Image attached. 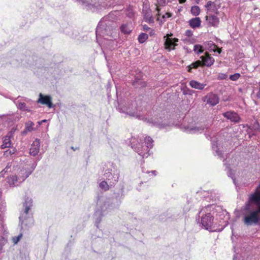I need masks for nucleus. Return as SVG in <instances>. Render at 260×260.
Wrapping results in <instances>:
<instances>
[{
  "mask_svg": "<svg viewBox=\"0 0 260 260\" xmlns=\"http://www.w3.org/2000/svg\"><path fill=\"white\" fill-rule=\"evenodd\" d=\"M113 14H109L104 17L98 24L96 30L97 42L100 44L104 43L102 40L113 42V39L117 37L115 31L116 25L114 21Z\"/></svg>",
  "mask_w": 260,
  "mask_h": 260,
  "instance_id": "nucleus-1",
  "label": "nucleus"
},
{
  "mask_svg": "<svg viewBox=\"0 0 260 260\" xmlns=\"http://www.w3.org/2000/svg\"><path fill=\"white\" fill-rule=\"evenodd\" d=\"M120 111L124 113L131 116L135 117L139 119L142 120L145 122L149 123L160 129H168L173 124L169 122L168 119L162 115L151 117L150 115H145L141 114L140 112L135 111L130 107L124 109H120Z\"/></svg>",
  "mask_w": 260,
  "mask_h": 260,
  "instance_id": "nucleus-2",
  "label": "nucleus"
},
{
  "mask_svg": "<svg viewBox=\"0 0 260 260\" xmlns=\"http://www.w3.org/2000/svg\"><path fill=\"white\" fill-rule=\"evenodd\" d=\"M249 202L255 204L256 208L246 209L243 221L247 226L256 225L260 221V183L255 192L249 196Z\"/></svg>",
  "mask_w": 260,
  "mask_h": 260,
  "instance_id": "nucleus-3",
  "label": "nucleus"
},
{
  "mask_svg": "<svg viewBox=\"0 0 260 260\" xmlns=\"http://www.w3.org/2000/svg\"><path fill=\"white\" fill-rule=\"evenodd\" d=\"M140 142L135 137H132L130 142L132 148L143 158L150 155L149 151L153 146V140L149 136L143 135L139 139Z\"/></svg>",
  "mask_w": 260,
  "mask_h": 260,
  "instance_id": "nucleus-4",
  "label": "nucleus"
},
{
  "mask_svg": "<svg viewBox=\"0 0 260 260\" xmlns=\"http://www.w3.org/2000/svg\"><path fill=\"white\" fill-rule=\"evenodd\" d=\"M215 206L214 205H209L203 208L200 214L203 213H206V212L210 211V212L206 213L205 215H203L201 218V223L203 226L207 230L210 232L217 231V229L214 223V218L213 214L214 212L212 213L211 210L213 211Z\"/></svg>",
  "mask_w": 260,
  "mask_h": 260,
  "instance_id": "nucleus-5",
  "label": "nucleus"
},
{
  "mask_svg": "<svg viewBox=\"0 0 260 260\" xmlns=\"http://www.w3.org/2000/svg\"><path fill=\"white\" fill-rule=\"evenodd\" d=\"M108 165L109 167L104 171L102 179L109 181L111 185L114 186L118 181L120 171L119 169L112 163H109Z\"/></svg>",
  "mask_w": 260,
  "mask_h": 260,
  "instance_id": "nucleus-6",
  "label": "nucleus"
},
{
  "mask_svg": "<svg viewBox=\"0 0 260 260\" xmlns=\"http://www.w3.org/2000/svg\"><path fill=\"white\" fill-rule=\"evenodd\" d=\"M32 206V199L28 197L25 196L24 198V202L23 203V207L24 210L23 213L20 216L19 220L21 225H27L26 220H28L29 222H32V219L31 218H27V216L29 210Z\"/></svg>",
  "mask_w": 260,
  "mask_h": 260,
  "instance_id": "nucleus-7",
  "label": "nucleus"
},
{
  "mask_svg": "<svg viewBox=\"0 0 260 260\" xmlns=\"http://www.w3.org/2000/svg\"><path fill=\"white\" fill-rule=\"evenodd\" d=\"M181 128L184 132L190 134L201 133L205 128V126L201 124L196 123H189L187 125H182Z\"/></svg>",
  "mask_w": 260,
  "mask_h": 260,
  "instance_id": "nucleus-8",
  "label": "nucleus"
},
{
  "mask_svg": "<svg viewBox=\"0 0 260 260\" xmlns=\"http://www.w3.org/2000/svg\"><path fill=\"white\" fill-rule=\"evenodd\" d=\"M29 175V172L24 176H20V175H19V176L13 175L7 178V182L10 186H18L23 182Z\"/></svg>",
  "mask_w": 260,
  "mask_h": 260,
  "instance_id": "nucleus-9",
  "label": "nucleus"
},
{
  "mask_svg": "<svg viewBox=\"0 0 260 260\" xmlns=\"http://www.w3.org/2000/svg\"><path fill=\"white\" fill-rule=\"evenodd\" d=\"M203 101L210 106H215L219 102V98L218 96L212 92L207 94L204 97Z\"/></svg>",
  "mask_w": 260,
  "mask_h": 260,
  "instance_id": "nucleus-10",
  "label": "nucleus"
},
{
  "mask_svg": "<svg viewBox=\"0 0 260 260\" xmlns=\"http://www.w3.org/2000/svg\"><path fill=\"white\" fill-rule=\"evenodd\" d=\"M164 39L165 49L169 51L175 49L177 45L176 43L178 42V39L177 38L171 39L167 38L166 36H164Z\"/></svg>",
  "mask_w": 260,
  "mask_h": 260,
  "instance_id": "nucleus-11",
  "label": "nucleus"
},
{
  "mask_svg": "<svg viewBox=\"0 0 260 260\" xmlns=\"http://www.w3.org/2000/svg\"><path fill=\"white\" fill-rule=\"evenodd\" d=\"M108 207H109V204H108V203L105 202L104 205L101 207V211H96L95 212L94 217L95 218V224L97 228H98V225L101 221L102 216H103V214H102V212H104L106 210L108 209Z\"/></svg>",
  "mask_w": 260,
  "mask_h": 260,
  "instance_id": "nucleus-12",
  "label": "nucleus"
},
{
  "mask_svg": "<svg viewBox=\"0 0 260 260\" xmlns=\"http://www.w3.org/2000/svg\"><path fill=\"white\" fill-rule=\"evenodd\" d=\"M37 102L43 105H46L49 108L53 107L52 103V98L50 95H44L43 94L40 93L39 98Z\"/></svg>",
  "mask_w": 260,
  "mask_h": 260,
  "instance_id": "nucleus-13",
  "label": "nucleus"
},
{
  "mask_svg": "<svg viewBox=\"0 0 260 260\" xmlns=\"http://www.w3.org/2000/svg\"><path fill=\"white\" fill-rule=\"evenodd\" d=\"M81 4L84 8L87 10H92V8L98 7L96 0H76Z\"/></svg>",
  "mask_w": 260,
  "mask_h": 260,
  "instance_id": "nucleus-14",
  "label": "nucleus"
},
{
  "mask_svg": "<svg viewBox=\"0 0 260 260\" xmlns=\"http://www.w3.org/2000/svg\"><path fill=\"white\" fill-rule=\"evenodd\" d=\"M212 147L213 151V153L215 155L218 156L220 158H222L223 153L222 150H221L220 149L222 147L221 146L220 144H219L217 141H215L214 139H212Z\"/></svg>",
  "mask_w": 260,
  "mask_h": 260,
  "instance_id": "nucleus-15",
  "label": "nucleus"
},
{
  "mask_svg": "<svg viewBox=\"0 0 260 260\" xmlns=\"http://www.w3.org/2000/svg\"><path fill=\"white\" fill-rule=\"evenodd\" d=\"M223 116L232 122H238L240 118L238 114L234 111H228L223 113Z\"/></svg>",
  "mask_w": 260,
  "mask_h": 260,
  "instance_id": "nucleus-16",
  "label": "nucleus"
},
{
  "mask_svg": "<svg viewBox=\"0 0 260 260\" xmlns=\"http://www.w3.org/2000/svg\"><path fill=\"white\" fill-rule=\"evenodd\" d=\"M201 61L203 66L207 67L211 66L214 62V59L208 53H206L204 55L201 56Z\"/></svg>",
  "mask_w": 260,
  "mask_h": 260,
  "instance_id": "nucleus-17",
  "label": "nucleus"
},
{
  "mask_svg": "<svg viewBox=\"0 0 260 260\" xmlns=\"http://www.w3.org/2000/svg\"><path fill=\"white\" fill-rule=\"evenodd\" d=\"M40 140L38 139H36L35 141L33 142L31 145V147L30 148V154L33 156H35L37 154H38L40 150Z\"/></svg>",
  "mask_w": 260,
  "mask_h": 260,
  "instance_id": "nucleus-18",
  "label": "nucleus"
},
{
  "mask_svg": "<svg viewBox=\"0 0 260 260\" xmlns=\"http://www.w3.org/2000/svg\"><path fill=\"white\" fill-rule=\"evenodd\" d=\"M100 181H101L99 183V187L101 189L104 191H107L109 190L110 188L114 186L113 185H111L109 184V181H107L106 180L103 179L102 180H101L99 179L98 182H99Z\"/></svg>",
  "mask_w": 260,
  "mask_h": 260,
  "instance_id": "nucleus-19",
  "label": "nucleus"
},
{
  "mask_svg": "<svg viewBox=\"0 0 260 260\" xmlns=\"http://www.w3.org/2000/svg\"><path fill=\"white\" fill-rule=\"evenodd\" d=\"M121 31L125 34H129L133 29V27L131 23H126L122 24L120 27Z\"/></svg>",
  "mask_w": 260,
  "mask_h": 260,
  "instance_id": "nucleus-20",
  "label": "nucleus"
},
{
  "mask_svg": "<svg viewBox=\"0 0 260 260\" xmlns=\"http://www.w3.org/2000/svg\"><path fill=\"white\" fill-rule=\"evenodd\" d=\"M13 132L11 131L7 136H6L3 140V144L1 145L2 149L9 148L11 146V142L10 138L12 137Z\"/></svg>",
  "mask_w": 260,
  "mask_h": 260,
  "instance_id": "nucleus-21",
  "label": "nucleus"
},
{
  "mask_svg": "<svg viewBox=\"0 0 260 260\" xmlns=\"http://www.w3.org/2000/svg\"><path fill=\"white\" fill-rule=\"evenodd\" d=\"M206 20L212 26L215 27L217 26L219 23V18L215 15L207 16Z\"/></svg>",
  "mask_w": 260,
  "mask_h": 260,
  "instance_id": "nucleus-22",
  "label": "nucleus"
},
{
  "mask_svg": "<svg viewBox=\"0 0 260 260\" xmlns=\"http://www.w3.org/2000/svg\"><path fill=\"white\" fill-rule=\"evenodd\" d=\"M188 23L191 28H196L200 27L201 20L199 17H195L190 19Z\"/></svg>",
  "mask_w": 260,
  "mask_h": 260,
  "instance_id": "nucleus-23",
  "label": "nucleus"
},
{
  "mask_svg": "<svg viewBox=\"0 0 260 260\" xmlns=\"http://www.w3.org/2000/svg\"><path fill=\"white\" fill-rule=\"evenodd\" d=\"M189 85L193 88L202 90L206 86V84L201 83L195 80H191L189 82Z\"/></svg>",
  "mask_w": 260,
  "mask_h": 260,
  "instance_id": "nucleus-24",
  "label": "nucleus"
},
{
  "mask_svg": "<svg viewBox=\"0 0 260 260\" xmlns=\"http://www.w3.org/2000/svg\"><path fill=\"white\" fill-rule=\"evenodd\" d=\"M203 66L202 62L201 60H197L192 63L188 66V72H190L191 69H197L199 67Z\"/></svg>",
  "mask_w": 260,
  "mask_h": 260,
  "instance_id": "nucleus-25",
  "label": "nucleus"
},
{
  "mask_svg": "<svg viewBox=\"0 0 260 260\" xmlns=\"http://www.w3.org/2000/svg\"><path fill=\"white\" fill-rule=\"evenodd\" d=\"M191 13L195 16L199 15L200 13V9L199 6H194L191 8Z\"/></svg>",
  "mask_w": 260,
  "mask_h": 260,
  "instance_id": "nucleus-26",
  "label": "nucleus"
},
{
  "mask_svg": "<svg viewBox=\"0 0 260 260\" xmlns=\"http://www.w3.org/2000/svg\"><path fill=\"white\" fill-rule=\"evenodd\" d=\"M148 38V36L147 34L141 33L138 37V41L140 43H143Z\"/></svg>",
  "mask_w": 260,
  "mask_h": 260,
  "instance_id": "nucleus-27",
  "label": "nucleus"
},
{
  "mask_svg": "<svg viewBox=\"0 0 260 260\" xmlns=\"http://www.w3.org/2000/svg\"><path fill=\"white\" fill-rule=\"evenodd\" d=\"M18 108L22 111L29 112L30 110L26 107L25 103L23 102H19L16 104Z\"/></svg>",
  "mask_w": 260,
  "mask_h": 260,
  "instance_id": "nucleus-28",
  "label": "nucleus"
},
{
  "mask_svg": "<svg viewBox=\"0 0 260 260\" xmlns=\"http://www.w3.org/2000/svg\"><path fill=\"white\" fill-rule=\"evenodd\" d=\"M211 45L209 46L210 50L213 51L214 52H217L220 54L221 52V49L218 48L215 44L211 43Z\"/></svg>",
  "mask_w": 260,
  "mask_h": 260,
  "instance_id": "nucleus-29",
  "label": "nucleus"
},
{
  "mask_svg": "<svg viewBox=\"0 0 260 260\" xmlns=\"http://www.w3.org/2000/svg\"><path fill=\"white\" fill-rule=\"evenodd\" d=\"M11 164L8 163L7 165V166L5 167V168L2 170L1 172V176L2 177H4L5 173L7 172H8L9 171H11Z\"/></svg>",
  "mask_w": 260,
  "mask_h": 260,
  "instance_id": "nucleus-30",
  "label": "nucleus"
},
{
  "mask_svg": "<svg viewBox=\"0 0 260 260\" xmlns=\"http://www.w3.org/2000/svg\"><path fill=\"white\" fill-rule=\"evenodd\" d=\"M193 51L197 54H200L203 52L202 47L200 45H195L193 47Z\"/></svg>",
  "mask_w": 260,
  "mask_h": 260,
  "instance_id": "nucleus-31",
  "label": "nucleus"
},
{
  "mask_svg": "<svg viewBox=\"0 0 260 260\" xmlns=\"http://www.w3.org/2000/svg\"><path fill=\"white\" fill-rule=\"evenodd\" d=\"M29 172L30 173V175L31 173H32V171H30L29 170H27L26 168H22L20 171V172L18 173V175H17V176H19V175H20V176L25 175L27 173H28Z\"/></svg>",
  "mask_w": 260,
  "mask_h": 260,
  "instance_id": "nucleus-32",
  "label": "nucleus"
},
{
  "mask_svg": "<svg viewBox=\"0 0 260 260\" xmlns=\"http://www.w3.org/2000/svg\"><path fill=\"white\" fill-rule=\"evenodd\" d=\"M34 124L31 121H29L26 123L25 129L27 131L31 132L33 130V126Z\"/></svg>",
  "mask_w": 260,
  "mask_h": 260,
  "instance_id": "nucleus-33",
  "label": "nucleus"
},
{
  "mask_svg": "<svg viewBox=\"0 0 260 260\" xmlns=\"http://www.w3.org/2000/svg\"><path fill=\"white\" fill-rule=\"evenodd\" d=\"M22 237V234H20L17 236L13 237L12 241H13V242L14 243V244H16L21 239Z\"/></svg>",
  "mask_w": 260,
  "mask_h": 260,
  "instance_id": "nucleus-34",
  "label": "nucleus"
},
{
  "mask_svg": "<svg viewBox=\"0 0 260 260\" xmlns=\"http://www.w3.org/2000/svg\"><path fill=\"white\" fill-rule=\"evenodd\" d=\"M240 77V74L239 73H235L233 75L230 76V79L232 81H237Z\"/></svg>",
  "mask_w": 260,
  "mask_h": 260,
  "instance_id": "nucleus-35",
  "label": "nucleus"
},
{
  "mask_svg": "<svg viewBox=\"0 0 260 260\" xmlns=\"http://www.w3.org/2000/svg\"><path fill=\"white\" fill-rule=\"evenodd\" d=\"M16 151L15 149H9L4 152V155L8 156L9 155H12L15 153Z\"/></svg>",
  "mask_w": 260,
  "mask_h": 260,
  "instance_id": "nucleus-36",
  "label": "nucleus"
},
{
  "mask_svg": "<svg viewBox=\"0 0 260 260\" xmlns=\"http://www.w3.org/2000/svg\"><path fill=\"white\" fill-rule=\"evenodd\" d=\"M6 242V239H5L4 237H2L1 241L0 242V253L2 252V250L3 249V246L5 244V243Z\"/></svg>",
  "mask_w": 260,
  "mask_h": 260,
  "instance_id": "nucleus-37",
  "label": "nucleus"
},
{
  "mask_svg": "<svg viewBox=\"0 0 260 260\" xmlns=\"http://www.w3.org/2000/svg\"><path fill=\"white\" fill-rule=\"evenodd\" d=\"M157 4L158 6H164L166 4V0H157Z\"/></svg>",
  "mask_w": 260,
  "mask_h": 260,
  "instance_id": "nucleus-38",
  "label": "nucleus"
},
{
  "mask_svg": "<svg viewBox=\"0 0 260 260\" xmlns=\"http://www.w3.org/2000/svg\"><path fill=\"white\" fill-rule=\"evenodd\" d=\"M227 168L228 169V173H227L228 175L232 178L234 183L236 184L235 179L234 178L233 176H232V171L229 169V167H227Z\"/></svg>",
  "mask_w": 260,
  "mask_h": 260,
  "instance_id": "nucleus-39",
  "label": "nucleus"
},
{
  "mask_svg": "<svg viewBox=\"0 0 260 260\" xmlns=\"http://www.w3.org/2000/svg\"><path fill=\"white\" fill-rule=\"evenodd\" d=\"M185 34L186 36L190 37L192 36L193 32L191 30L188 29V30H186Z\"/></svg>",
  "mask_w": 260,
  "mask_h": 260,
  "instance_id": "nucleus-40",
  "label": "nucleus"
},
{
  "mask_svg": "<svg viewBox=\"0 0 260 260\" xmlns=\"http://www.w3.org/2000/svg\"><path fill=\"white\" fill-rule=\"evenodd\" d=\"M172 16V14L169 12H167L162 16V18H170Z\"/></svg>",
  "mask_w": 260,
  "mask_h": 260,
  "instance_id": "nucleus-41",
  "label": "nucleus"
},
{
  "mask_svg": "<svg viewBox=\"0 0 260 260\" xmlns=\"http://www.w3.org/2000/svg\"><path fill=\"white\" fill-rule=\"evenodd\" d=\"M212 4V3L211 2V1H208L206 5H205V7L207 9H209L210 8V7L211 6Z\"/></svg>",
  "mask_w": 260,
  "mask_h": 260,
  "instance_id": "nucleus-42",
  "label": "nucleus"
},
{
  "mask_svg": "<svg viewBox=\"0 0 260 260\" xmlns=\"http://www.w3.org/2000/svg\"><path fill=\"white\" fill-rule=\"evenodd\" d=\"M259 90L256 93V96L258 99H260V82L259 83Z\"/></svg>",
  "mask_w": 260,
  "mask_h": 260,
  "instance_id": "nucleus-43",
  "label": "nucleus"
},
{
  "mask_svg": "<svg viewBox=\"0 0 260 260\" xmlns=\"http://www.w3.org/2000/svg\"><path fill=\"white\" fill-rule=\"evenodd\" d=\"M156 11L157 12V15L158 16H160V13H160V9L158 7H157L156 8Z\"/></svg>",
  "mask_w": 260,
  "mask_h": 260,
  "instance_id": "nucleus-44",
  "label": "nucleus"
},
{
  "mask_svg": "<svg viewBox=\"0 0 260 260\" xmlns=\"http://www.w3.org/2000/svg\"><path fill=\"white\" fill-rule=\"evenodd\" d=\"M143 27L144 30H147L149 29V28H150L147 25H144Z\"/></svg>",
  "mask_w": 260,
  "mask_h": 260,
  "instance_id": "nucleus-45",
  "label": "nucleus"
},
{
  "mask_svg": "<svg viewBox=\"0 0 260 260\" xmlns=\"http://www.w3.org/2000/svg\"><path fill=\"white\" fill-rule=\"evenodd\" d=\"M156 172L155 171H151V172H148V173H152L154 176H155V175H156Z\"/></svg>",
  "mask_w": 260,
  "mask_h": 260,
  "instance_id": "nucleus-46",
  "label": "nucleus"
},
{
  "mask_svg": "<svg viewBox=\"0 0 260 260\" xmlns=\"http://www.w3.org/2000/svg\"><path fill=\"white\" fill-rule=\"evenodd\" d=\"M186 0H179L180 4H183L184 3L186 2Z\"/></svg>",
  "mask_w": 260,
  "mask_h": 260,
  "instance_id": "nucleus-47",
  "label": "nucleus"
},
{
  "mask_svg": "<svg viewBox=\"0 0 260 260\" xmlns=\"http://www.w3.org/2000/svg\"><path fill=\"white\" fill-rule=\"evenodd\" d=\"M46 121V120L44 119V120H42L41 121L38 122V123L39 124H41L43 122H45Z\"/></svg>",
  "mask_w": 260,
  "mask_h": 260,
  "instance_id": "nucleus-48",
  "label": "nucleus"
},
{
  "mask_svg": "<svg viewBox=\"0 0 260 260\" xmlns=\"http://www.w3.org/2000/svg\"><path fill=\"white\" fill-rule=\"evenodd\" d=\"M153 20L152 18L151 17H150L149 19V22H153Z\"/></svg>",
  "mask_w": 260,
  "mask_h": 260,
  "instance_id": "nucleus-49",
  "label": "nucleus"
},
{
  "mask_svg": "<svg viewBox=\"0 0 260 260\" xmlns=\"http://www.w3.org/2000/svg\"><path fill=\"white\" fill-rule=\"evenodd\" d=\"M101 204V201H100V200H99L98 202V204L99 205Z\"/></svg>",
  "mask_w": 260,
  "mask_h": 260,
  "instance_id": "nucleus-50",
  "label": "nucleus"
},
{
  "mask_svg": "<svg viewBox=\"0 0 260 260\" xmlns=\"http://www.w3.org/2000/svg\"><path fill=\"white\" fill-rule=\"evenodd\" d=\"M223 163L224 165H226V160H223Z\"/></svg>",
  "mask_w": 260,
  "mask_h": 260,
  "instance_id": "nucleus-51",
  "label": "nucleus"
},
{
  "mask_svg": "<svg viewBox=\"0 0 260 260\" xmlns=\"http://www.w3.org/2000/svg\"><path fill=\"white\" fill-rule=\"evenodd\" d=\"M72 149H73L74 151H75L76 149H75L74 147H71Z\"/></svg>",
  "mask_w": 260,
  "mask_h": 260,
  "instance_id": "nucleus-52",
  "label": "nucleus"
},
{
  "mask_svg": "<svg viewBox=\"0 0 260 260\" xmlns=\"http://www.w3.org/2000/svg\"><path fill=\"white\" fill-rule=\"evenodd\" d=\"M189 209H190V207H189V208H187L186 209V211H187V210H189Z\"/></svg>",
  "mask_w": 260,
  "mask_h": 260,
  "instance_id": "nucleus-53",
  "label": "nucleus"
},
{
  "mask_svg": "<svg viewBox=\"0 0 260 260\" xmlns=\"http://www.w3.org/2000/svg\"><path fill=\"white\" fill-rule=\"evenodd\" d=\"M1 224L2 225V226H4V225H3V223H2V221H1Z\"/></svg>",
  "mask_w": 260,
  "mask_h": 260,
  "instance_id": "nucleus-54",
  "label": "nucleus"
},
{
  "mask_svg": "<svg viewBox=\"0 0 260 260\" xmlns=\"http://www.w3.org/2000/svg\"><path fill=\"white\" fill-rule=\"evenodd\" d=\"M2 212H1V214H0V218H1V217H2Z\"/></svg>",
  "mask_w": 260,
  "mask_h": 260,
  "instance_id": "nucleus-55",
  "label": "nucleus"
},
{
  "mask_svg": "<svg viewBox=\"0 0 260 260\" xmlns=\"http://www.w3.org/2000/svg\"><path fill=\"white\" fill-rule=\"evenodd\" d=\"M234 260H236V257L235 256L234 257Z\"/></svg>",
  "mask_w": 260,
  "mask_h": 260,
  "instance_id": "nucleus-56",
  "label": "nucleus"
},
{
  "mask_svg": "<svg viewBox=\"0 0 260 260\" xmlns=\"http://www.w3.org/2000/svg\"><path fill=\"white\" fill-rule=\"evenodd\" d=\"M0 117H2V116H0Z\"/></svg>",
  "mask_w": 260,
  "mask_h": 260,
  "instance_id": "nucleus-57",
  "label": "nucleus"
}]
</instances>
